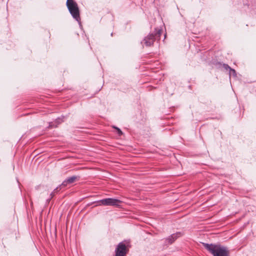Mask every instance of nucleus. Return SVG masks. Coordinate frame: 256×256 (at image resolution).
I'll return each instance as SVG.
<instances>
[{"label": "nucleus", "mask_w": 256, "mask_h": 256, "mask_svg": "<svg viewBox=\"0 0 256 256\" xmlns=\"http://www.w3.org/2000/svg\"><path fill=\"white\" fill-rule=\"evenodd\" d=\"M223 67L224 69L226 70H229V71L230 70V68H232L228 64H223Z\"/></svg>", "instance_id": "obj_10"}, {"label": "nucleus", "mask_w": 256, "mask_h": 256, "mask_svg": "<svg viewBox=\"0 0 256 256\" xmlns=\"http://www.w3.org/2000/svg\"><path fill=\"white\" fill-rule=\"evenodd\" d=\"M80 179V176H72L68 178L65 180L62 184V186H66L68 184H73L76 180H78Z\"/></svg>", "instance_id": "obj_6"}, {"label": "nucleus", "mask_w": 256, "mask_h": 256, "mask_svg": "<svg viewBox=\"0 0 256 256\" xmlns=\"http://www.w3.org/2000/svg\"><path fill=\"white\" fill-rule=\"evenodd\" d=\"M162 34V30L158 28H155L154 32L146 36L141 43L146 46H150L153 44L154 40L160 39Z\"/></svg>", "instance_id": "obj_2"}, {"label": "nucleus", "mask_w": 256, "mask_h": 256, "mask_svg": "<svg viewBox=\"0 0 256 256\" xmlns=\"http://www.w3.org/2000/svg\"><path fill=\"white\" fill-rule=\"evenodd\" d=\"M55 192H54V191L52 192L50 194V198L48 200V201L50 200L53 198V196H54L55 195Z\"/></svg>", "instance_id": "obj_12"}, {"label": "nucleus", "mask_w": 256, "mask_h": 256, "mask_svg": "<svg viewBox=\"0 0 256 256\" xmlns=\"http://www.w3.org/2000/svg\"><path fill=\"white\" fill-rule=\"evenodd\" d=\"M114 128L116 130L117 132L119 135H122V132L119 128L116 126H114Z\"/></svg>", "instance_id": "obj_11"}, {"label": "nucleus", "mask_w": 256, "mask_h": 256, "mask_svg": "<svg viewBox=\"0 0 256 256\" xmlns=\"http://www.w3.org/2000/svg\"><path fill=\"white\" fill-rule=\"evenodd\" d=\"M229 74H230V77L231 76H233L234 78L236 77V71L233 68H230V72H229Z\"/></svg>", "instance_id": "obj_8"}, {"label": "nucleus", "mask_w": 256, "mask_h": 256, "mask_svg": "<svg viewBox=\"0 0 256 256\" xmlns=\"http://www.w3.org/2000/svg\"><path fill=\"white\" fill-rule=\"evenodd\" d=\"M116 256H126L127 250L126 244L123 242H120L116 249Z\"/></svg>", "instance_id": "obj_5"}, {"label": "nucleus", "mask_w": 256, "mask_h": 256, "mask_svg": "<svg viewBox=\"0 0 256 256\" xmlns=\"http://www.w3.org/2000/svg\"><path fill=\"white\" fill-rule=\"evenodd\" d=\"M62 187H64L63 186H62V184L60 185L59 186H58V187H56L54 190V192H55V194L57 193L58 192H59Z\"/></svg>", "instance_id": "obj_9"}, {"label": "nucleus", "mask_w": 256, "mask_h": 256, "mask_svg": "<svg viewBox=\"0 0 256 256\" xmlns=\"http://www.w3.org/2000/svg\"><path fill=\"white\" fill-rule=\"evenodd\" d=\"M122 201L116 198H106L97 202L98 206H119Z\"/></svg>", "instance_id": "obj_4"}, {"label": "nucleus", "mask_w": 256, "mask_h": 256, "mask_svg": "<svg viewBox=\"0 0 256 256\" xmlns=\"http://www.w3.org/2000/svg\"><path fill=\"white\" fill-rule=\"evenodd\" d=\"M66 4L73 18L79 22L80 20V10L77 3L74 0H67Z\"/></svg>", "instance_id": "obj_3"}, {"label": "nucleus", "mask_w": 256, "mask_h": 256, "mask_svg": "<svg viewBox=\"0 0 256 256\" xmlns=\"http://www.w3.org/2000/svg\"><path fill=\"white\" fill-rule=\"evenodd\" d=\"M202 244L213 256H229V250L226 246L219 244L202 243Z\"/></svg>", "instance_id": "obj_1"}, {"label": "nucleus", "mask_w": 256, "mask_h": 256, "mask_svg": "<svg viewBox=\"0 0 256 256\" xmlns=\"http://www.w3.org/2000/svg\"><path fill=\"white\" fill-rule=\"evenodd\" d=\"M60 118H58V119L56 120L57 122H58L59 123L60 122Z\"/></svg>", "instance_id": "obj_13"}, {"label": "nucleus", "mask_w": 256, "mask_h": 256, "mask_svg": "<svg viewBox=\"0 0 256 256\" xmlns=\"http://www.w3.org/2000/svg\"><path fill=\"white\" fill-rule=\"evenodd\" d=\"M181 236L180 232H176V234H172L171 236L166 238L165 244H172L178 238Z\"/></svg>", "instance_id": "obj_7"}]
</instances>
